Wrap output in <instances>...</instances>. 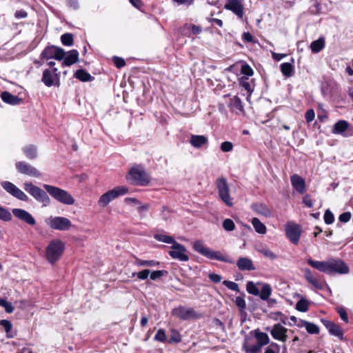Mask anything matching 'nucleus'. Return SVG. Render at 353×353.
<instances>
[{"label":"nucleus","mask_w":353,"mask_h":353,"mask_svg":"<svg viewBox=\"0 0 353 353\" xmlns=\"http://www.w3.org/2000/svg\"><path fill=\"white\" fill-rule=\"evenodd\" d=\"M281 71L282 74L287 77H290L293 75L294 73V67L293 65L290 63H283L281 64Z\"/></svg>","instance_id":"4c0bfd02"},{"label":"nucleus","mask_w":353,"mask_h":353,"mask_svg":"<svg viewBox=\"0 0 353 353\" xmlns=\"http://www.w3.org/2000/svg\"><path fill=\"white\" fill-rule=\"evenodd\" d=\"M43 188L52 198L63 204L70 205L75 202L72 196L65 190L47 184H44Z\"/></svg>","instance_id":"f257e3e1"},{"label":"nucleus","mask_w":353,"mask_h":353,"mask_svg":"<svg viewBox=\"0 0 353 353\" xmlns=\"http://www.w3.org/2000/svg\"><path fill=\"white\" fill-rule=\"evenodd\" d=\"M79 52L77 50H72L68 52V55L63 59L62 65L63 66H70L78 61Z\"/></svg>","instance_id":"b1692460"},{"label":"nucleus","mask_w":353,"mask_h":353,"mask_svg":"<svg viewBox=\"0 0 353 353\" xmlns=\"http://www.w3.org/2000/svg\"><path fill=\"white\" fill-rule=\"evenodd\" d=\"M246 290L250 294L258 296L259 294V290L256 284L252 281H248L246 284Z\"/></svg>","instance_id":"c03bdc74"},{"label":"nucleus","mask_w":353,"mask_h":353,"mask_svg":"<svg viewBox=\"0 0 353 353\" xmlns=\"http://www.w3.org/2000/svg\"><path fill=\"white\" fill-rule=\"evenodd\" d=\"M309 302L304 298L301 299L296 305L298 311L305 312L308 310Z\"/></svg>","instance_id":"a19ab883"},{"label":"nucleus","mask_w":353,"mask_h":353,"mask_svg":"<svg viewBox=\"0 0 353 353\" xmlns=\"http://www.w3.org/2000/svg\"><path fill=\"white\" fill-rule=\"evenodd\" d=\"M223 228L228 232L233 231L235 229V224L230 219H226L223 222Z\"/></svg>","instance_id":"8fccbe9b"},{"label":"nucleus","mask_w":353,"mask_h":353,"mask_svg":"<svg viewBox=\"0 0 353 353\" xmlns=\"http://www.w3.org/2000/svg\"><path fill=\"white\" fill-rule=\"evenodd\" d=\"M252 224L257 233L260 234H265L266 233V226L258 218H253L252 219Z\"/></svg>","instance_id":"7c9ffc66"},{"label":"nucleus","mask_w":353,"mask_h":353,"mask_svg":"<svg viewBox=\"0 0 353 353\" xmlns=\"http://www.w3.org/2000/svg\"><path fill=\"white\" fill-rule=\"evenodd\" d=\"M193 249L200 254L210 259L220 261H227L226 259L219 252L214 251L206 248L201 241H196L193 243Z\"/></svg>","instance_id":"423d86ee"},{"label":"nucleus","mask_w":353,"mask_h":353,"mask_svg":"<svg viewBox=\"0 0 353 353\" xmlns=\"http://www.w3.org/2000/svg\"><path fill=\"white\" fill-rule=\"evenodd\" d=\"M349 272V268L341 259L331 258L329 259L328 274H345Z\"/></svg>","instance_id":"1a4fd4ad"},{"label":"nucleus","mask_w":353,"mask_h":353,"mask_svg":"<svg viewBox=\"0 0 353 353\" xmlns=\"http://www.w3.org/2000/svg\"><path fill=\"white\" fill-rule=\"evenodd\" d=\"M243 349L246 353H259L261 351V347L258 344L248 346L247 343H244L243 345Z\"/></svg>","instance_id":"a18cd8bd"},{"label":"nucleus","mask_w":353,"mask_h":353,"mask_svg":"<svg viewBox=\"0 0 353 353\" xmlns=\"http://www.w3.org/2000/svg\"><path fill=\"white\" fill-rule=\"evenodd\" d=\"M12 213L14 216L30 225H34L36 223L34 217L28 212L23 209L14 208L12 210Z\"/></svg>","instance_id":"a211bd4d"},{"label":"nucleus","mask_w":353,"mask_h":353,"mask_svg":"<svg viewBox=\"0 0 353 353\" xmlns=\"http://www.w3.org/2000/svg\"><path fill=\"white\" fill-rule=\"evenodd\" d=\"M65 248L64 243L59 239L51 241L46 249V256L47 260L54 264L61 256Z\"/></svg>","instance_id":"f03ea898"},{"label":"nucleus","mask_w":353,"mask_h":353,"mask_svg":"<svg viewBox=\"0 0 353 353\" xmlns=\"http://www.w3.org/2000/svg\"><path fill=\"white\" fill-rule=\"evenodd\" d=\"M257 251L263 254L265 257L270 259L275 260L278 258V256L274 254L272 251L268 249L267 247H261L257 249Z\"/></svg>","instance_id":"58836bf2"},{"label":"nucleus","mask_w":353,"mask_h":353,"mask_svg":"<svg viewBox=\"0 0 353 353\" xmlns=\"http://www.w3.org/2000/svg\"><path fill=\"white\" fill-rule=\"evenodd\" d=\"M0 219L3 221H9L12 219L11 213L1 206H0Z\"/></svg>","instance_id":"de8ad7c7"},{"label":"nucleus","mask_w":353,"mask_h":353,"mask_svg":"<svg viewBox=\"0 0 353 353\" xmlns=\"http://www.w3.org/2000/svg\"><path fill=\"white\" fill-rule=\"evenodd\" d=\"M303 201L308 208H312L313 206V201L308 195L303 197Z\"/></svg>","instance_id":"774afa93"},{"label":"nucleus","mask_w":353,"mask_h":353,"mask_svg":"<svg viewBox=\"0 0 353 353\" xmlns=\"http://www.w3.org/2000/svg\"><path fill=\"white\" fill-rule=\"evenodd\" d=\"M285 230L286 236L290 241L295 245L298 244L302 232L301 226L294 223L290 222L285 225Z\"/></svg>","instance_id":"9b49d317"},{"label":"nucleus","mask_w":353,"mask_h":353,"mask_svg":"<svg viewBox=\"0 0 353 353\" xmlns=\"http://www.w3.org/2000/svg\"><path fill=\"white\" fill-rule=\"evenodd\" d=\"M23 185L25 190L37 201L42 203L43 206L50 203V199L44 190L31 183H25Z\"/></svg>","instance_id":"39448f33"},{"label":"nucleus","mask_w":353,"mask_h":353,"mask_svg":"<svg viewBox=\"0 0 353 353\" xmlns=\"http://www.w3.org/2000/svg\"><path fill=\"white\" fill-rule=\"evenodd\" d=\"M298 325L299 327H305L307 332L312 334H316L319 332V328L316 324L305 320H300Z\"/></svg>","instance_id":"a878e982"},{"label":"nucleus","mask_w":353,"mask_h":353,"mask_svg":"<svg viewBox=\"0 0 353 353\" xmlns=\"http://www.w3.org/2000/svg\"><path fill=\"white\" fill-rule=\"evenodd\" d=\"M128 192V188L126 186L116 187L102 194L98 201V205L103 208L106 207L112 201Z\"/></svg>","instance_id":"20e7f679"},{"label":"nucleus","mask_w":353,"mask_h":353,"mask_svg":"<svg viewBox=\"0 0 353 353\" xmlns=\"http://www.w3.org/2000/svg\"><path fill=\"white\" fill-rule=\"evenodd\" d=\"M65 56V52L63 48L54 46L47 47L41 53V57L47 60L54 59L61 61Z\"/></svg>","instance_id":"9d476101"},{"label":"nucleus","mask_w":353,"mask_h":353,"mask_svg":"<svg viewBox=\"0 0 353 353\" xmlns=\"http://www.w3.org/2000/svg\"><path fill=\"white\" fill-rule=\"evenodd\" d=\"M303 272L305 279L314 288L318 290H322L323 288V283L317 274L312 272L308 268H305Z\"/></svg>","instance_id":"f3484780"},{"label":"nucleus","mask_w":353,"mask_h":353,"mask_svg":"<svg viewBox=\"0 0 353 353\" xmlns=\"http://www.w3.org/2000/svg\"><path fill=\"white\" fill-rule=\"evenodd\" d=\"M233 149V144L230 141H224L221 145V150L224 152L232 151Z\"/></svg>","instance_id":"13d9d810"},{"label":"nucleus","mask_w":353,"mask_h":353,"mask_svg":"<svg viewBox=\"0 0 353 353\" xmlns=\"http://www.w3.org/2000/svg\"><path fill=\"white\" fill-rule=\"evenodd\" d=\"M236 265L241 270H253L255 269L252 260L245 257L240 258L237 261Z\"/></svg>","instance_id":"393cba45"},{"label":"nucleus","mask_w":353,"mask_h":353,"mask_svg":"<svg viewBox=\"0 0 353 353\" xmlns=\"http://www.w3.org/2000/svg\"><path fill=\"white\" fill-rule=\"evenodd\" d=\"M113 61L115 65L119 68L123 67L125 64L124 59L120 57H114Z\"/></svg>","instance_id":"0e129e2a"},{"label":"nucleus","mask_w":353,"mask_h":353,"mask_svg":"<svg viewBox=\"0 0 353 353\" xmlns=\"http://www.w3.org/2000/svg\"><path fill=\"white\" fill-rule=\"evenodd\" d=\"M61 43L66 46H71L73 44V35L70 33H65L61 37Z\"/></svg>","instance_id":"49530a36"},{"label":"nucleus","mask_w":353,"mask_h":353,"mask_svg":"<svg viewBox=\"0 0 353 353\" xmlns=\"http://www.w3.org/2000/svg\"><path fill=\"white\" fill-rule=\"evenodd\" d=\"M225 8L233 12L239 18H243V6L239 0H228L225 5Z\"/></svg>","instance_id":"6ab92c4d"},{"label":"nucleus","mask_w":353,"mask_h":353,"mask_svg":"<svg viewBox=\"0 0 353 353\" xmlns=\"http://www.w3.org/2000/svg\"><path fill=\"white\" fill-rule=\"evenodd\" d=\"M252 208L254 210L259 214H261L265 216H270L271 211L264 204H256L253 205Z\"/></svg>","instance_id":"f704fd0d"},{"label":"nucleus","mask_w":353,"mask_h":353,"mask_svg":"<svg viewBox=\"0 0 353 353\" xmlns=\"http://www.w3.org/2000/svg\"><path fill=\"white\" fill-rule=\"evenodd\" d=\"M223 283L225 286H226L228 289H230L231 290L236 291V292H239V285L235 282L230 281H224Z\"/></svg>","instance_id":"6e6d98bb"},{"label":"nucleus","mask_w":353,"mask_h":353,"mask_svg":"<svg viewBox=\"0 0 353 353\" xmlns=\"http://www.w3.org/2000/svg\"><path fill=\"white\" fill-rule=\"evenodd\" d=\"M254 337L257 341V343L261 347L267 345L270 342V338L268 335L265 333L260 332L259 330H254Z\"/></svg>","instance_id":"bb28decb"},{"label":"nucleus","mask_w":353,"mask_h":353,"mask_svg":"<svg viewBox=\"0 0 353 353\" xmlns=\"http://www.w3.org/2000/svg\"><path fill=\"white\" fill-rule=\"evenodd\" d=\"M228 105L230 110L236 114H239L243 111L242 101L238 97H234L230 99Z\"/></svg>","instance_id":"5701e85b"},{"label":"nucleus","mask_w":353,"mask_h":353,"mask_svg":"<svg viewBox=\"0 0 353 353\" xmlns=\"http://www.w3.org/2000/svg\"><path fill=\"white\" fill-rule=\"evenodd\" d=\"M0 306L4 307L7 313H12L14 310L12 304L3 299H0Z\"/></svg>","instance_id":"09e8293b"},{"label":"nucleus","mask_w":353,"mask_h":353,"mask_svg":"<svg viewBox=\"0 0 353 353\" xmlns=\"http://www.w3.org/2000/svg\"><path fill=\"white\" fill-rule=\"evenodd\" d=\"M16 168L18 172L23 174L34 177H39L41 176V173L37 169L25 161L17 162Z\"/></svg>","instance_id":"2eb2a0df"},{"label":"nucleus","mask_w":353,"mask_h":353,"mask_svg":"<svg viewBox=\"0 0 353 353\" xmlns=\"http://www.w3.org/2000/svg\"><path fill=\"white\" fill-rule=\"evenodd\" d=\"M165 272L163 270H154L150 272V279L153 281L161 278L162 276H163Z\"/></svg>","instance_id":"bf43d9fd"},{"label":"nucleus","mask_w":353,"mask_h":353,"mask_svg":"<svg viewBox=\"0 0 353 353\" xmlns=\"http://www.w3.org/2000/svg\"><path fill=\"white\" fill-rule=\"evenodd\" d=\"M154 340L159 342H165L167 340L165 332L163 329H159L156 335L154 336Z\"/></svg>","instance_id":"603ef678"},{"label":"nucleus","mask_w":353,"mask_h":353,"mask_svg":"<svg viewBox=\"0 0 353 353\" xmlns=\"http://www.w3.org/2000/svg\"><path fill=\"white\" fill-rule=\"evenodd\" d=\"M1 184L3 188L12 196L21 201H27L28 200V196L12 183L10 181H3Z\"/></svg>","instance_id":"ddd939ff"},{"label":"nucleus","mask_w":353,"mask_h":353,"mask_svg":"<svg viewBox=\"0 0 353 353\" xmlns=\"http://www.w3.org/2000/svg\"><path fill=\"white\" fill-rule=\"evenodd\" d=\"M321 322L330 334L341 339L343 337V330L339 325L327 319H322Z\"/></svg>","instance_id":"aec40b11"},{"label":"nucleus","mask_w":353,"mask_h":353,"mask_svg":"<svg viewBox=\"0 0 353 353\" xmlns=\"http://www.w3.org/2000/svg\"><path fill=\"white\" fill-rule=\"evenodd\" d=\"M54 77L52 72L49 70H45L43 72L41 81L48 87H51L54 85Z\"/></svg>","instance_id":"c756f323"},{"label":"nucleus","mask_w":353,"mask_h":353,"mask_svg":"<svg viewBox=\"0 0 353 353\" xmlns=\"http://www.w3.org/2000/svg\"><path fill=\"white\" fill-rule=\"evenodd\" d=\"M325 47V39L323 37H320L316 41H314L310 44V49L314 53L319 52Z\"/></svg>","instance_id":"2f4dec72"},{"label":"nucleus","mask_w":353,"mask_h":353,"mask_svg":"<svg viewBox=\"0 0 353 353\" xmlns=\"http://www.w3.org/2000/svg\"><path fill=\"white\" fill-rule=\"evenodd\" d=\"M134 264L137 266H147L152 267L159 265L158 262L155 261H145L136 258Z\"/></svg>","instance_id":"79ce46f5"},{"label":"nucleus","mask_w":353,"mask_h":353,"mask_svg":"<svg viewBox=\"0 0 353 353\" xmlns=\"http://www.w3.org/2000/svg\"><path fill=\"white\" fill-rule=\"evenodd\" d=\"M288 330L283 326L281 323L274 325L270 330L272 336L277 341L285 342L288 339Z\"/></svg>","instance_id":"dca6fc26"},{"label":"nucleus","mask_w":353,"mask_h":353,"mask_svg":"<svg viewBox=\"0 0 353 353\" xmlns=\"http://www.w3.org/2000/svg\"><path fill=\"white\" fill-rule=\"evenodd\" d=\"M154 237L156 240L163 242V243L172 244V245H173L174 243H176V241L173 237L166 235V234H157L154 236Z\"/></svg>","instance_id":"ea45409f"},{"label":"nucleus","mask_w":353,"mask_h":353,"mask_svg":"<svg viewBox=\"0 0 353 353\" xmlns=\"http://www.w3.org/2000/svg\"><path fill=\"white\" fill-rule=\"evenodd\" d=\"M324 221L327 224H331L334 221L332 212L330 210H327L324 214Z\"/></svg>","instance_id":"5fc2aeb1"},{"label":"nucleus","mask_w":353,"mask_h":353,"mask_svg":"<svg viewBox=\"0 0 353 353\" xmlns=\"http://www.w3.org/2000/svg\"><path fill=\"white\" fill-rule=\"evenodd\" d=\"M208 142V139L203 135H192L190 143L194 148H200Z\"/></svg>","instance_id":"c85d7f7f"},{"label":"nucleus","mask_w":353,"mask_h":353,"mask_svg":"<svg viewBox=\"0 0 353 353\" xmlns=\"http://www.w3.org/2000/svg\"><path fill=\"white\" fill-rule=\"evenodd\" d=\"M337 312H338L339 314L340 315V317L341 318V319L343 321L347 323L348 317H347V314L346 311L345 310V309L343 307H338Z\"/></svg>","instance_id":"680f3d73"},{"label":"nucleus","mask_w":353,"mask_h":353,"mask_svg":"<svg viewBox=\"0 0 353 353\" xmlns=\"http://www.w3.org/2000/svg\"><path fill=\"white\" fill-rule=\"evenodd\" d=\"M186 248L184 245L176 242L172 245V250L169 252L170 256L181 261H188V256L186 254Z\"/></svg>","instance_id":"4468645a"},{"label":"nucleus","mask_w":353,"mask_h":353,"mask_svg":"<svg viewBox=\"0 0 353 353\" xmlns=\"http://www.w3.org/2000/svg\"><path fill=\"white\" fill-rule=\"evenodd\" d=\"M46 223L52 229L58 230H67L72 227L71 221L63 216H51L46 219Z\"/></svg>","instance_id":"6e6552de"},{"label":"nucleus","mask_w":353,"mask_h":353,"mask_svg":"<svg viewBox=\"0 0 353 353\" xmlns=\"http://www.w3.org/2000/svg\"><path fill=\"white\" fill-rule=\"evenodd\" d=\"M172 314L182 320L199 319L201 317V315L197 314L192 308L183 306L174 308Z\"/></svg>","instance_id":"f8f14e48"},{"label":"nucleus","mask_w":353,"mask_h":353,"mask_svg":"<svg viewBox=\"0 0 353 353\" xmlns=\"http://www.w3.org/2000/svg\"><path fill=\"white\" fill-rule=\"evenodd\" d=\"M1 99L4 102L11 105H17L21 102V99L6 91L2 92Z\"/></svg>","instance_id":"cd10ccee"},{"label":"nucleus","mask_w":353,"mask_h":353,"mask_svg":"<svg viewBox=\"0 0 353 353\" xmlns=\"http://www.w3.org/2000/svg\"><path fill=\"white\" fill-rule=\"evenodd\" d=\"M74 77L83 82L90 81L93 79V77L85 70L83 69L78 70L75 74Z\"/></svg>","instance_id":"c9c22d12"},{"label":"nucleus","mask_w":353,"mask_h":353,"mask_svg":"<svg viewBox=\"0 0 353 353\" xmlns=\"http://www.w3.org/2000/svg\"><path fill=\"white\" fill-rule=\"evenodd\" d=\"M290 181L292 187L299 193L303 194L305 190V180L299 175L294 174L291 176Z\"/></svg>","instance_id":"412c9836"},{"label":"nucleus","mask_w":353,"mask_h":353,"mask_svg":"<svg viewBox=\"0 0 353 353\" xmlns=\"http://www.w3.org/2000/svg\"><path fill=\"white\" fill-rule=\"evenodd\" d=\"M241 72L243 74L247 77H251L254 74L253 70L247 63H243L241 65Z\"/></svg>","instance_id":"864d4df0"},{"label":"nucleus","mask_w":353,"mask_h":353,"mask_svg":"<svg viewBox=\"0 0 353 353\" xmlns=\"http://www.w3.org/2000/svg\"><path fill=\"white\" fill-rule=\"evenodd\" d=\"M0 325L5 330L8 337H13L14 336L10 334L12 325L8 320L3 319L0 321Z\"/></svg>","instance_id":"37998d69"},{"label":"nucleus","mask_w":353,"mask_h":353,"mask_svg":"<svg viewBox=\"0 0 353 353\" xmlns=\"http://www.w3.org/2000/svg\"><path fill=\"white\" fill-rule=\"evenodd\" d=\"M23 152L29 159H34L37 157V150L34 145H30L23 148Z\"/></svg>","instance_id":"72a5a7b5"},{"label":"nucleus","mask_w":353,"mask_h":353,"mask_svg":"<svg viewBox=\"0 0 353 353\" xmlns=\"http://www.w3.org/2000/svg\"><path fill=\"white\" fill-rule=\"evenodd\" d=\"M150 274V271L148 269H145L141 272H139L138 273H133L132 275H133V276L134 275H137V278L140 280H145L148 277Z\"/></svg>","instance_id":"4d7b16f0"},{"label":"nucleus","mask_w":353,"mask_h":353,"mask_svg":"<svg viewBox=\"0 0 353 353\" xmlns=\"http://www.w3.org/2000/svg\"><path fill=\"white\" fill-rule=\"evenodd\" d=\"M216 185L221 201L228 206H232V199L230 194V188L226 179L223 177L218 178L216 181Z\"/></svg>","instance_id":"0eeeda50"},{"label":"nucleus","mask_w":353,"mask_h":353,"mask_svg":"<svg viewBox=\"0 0 353 353\" xmlns=\"http://www.w3.org/2000/svg\"><path fill=\"white\" fill-rule=\"evenodd\" d=\"M348 126L349 124L346 121H339L334 124L332 132L334 134L342 133L347 129Z\"/></svg>","instance_id":"e433bc0d"},{"label":"nucleus","mask_w":353,"mask_h":353,"mask_svg":"<svg viewBox=\"0 0 353 353\" xmlns=\"http://www.w3.org/2000/svg\"><path fill=\"white\" fill-rule=\"evenodd\" d=\"M351 216L349 212H343L339 216V219L341 222L347 223L350 220Z\"/></svg>","instance_id":"e2e57ef3"},{"label":"nucleus","mask_w":353,"mask_h":353,"mask_svg":"<svg viewBox=\"0 0 353 353\" xmlns=\"http://www.w3.org/2000/svg\"><path fill=\"white\" fill-rule=\"evenodd\" d=\"M130 178L132 183L137 185H146L150 181L149 175L146 173L144 168L141 165L132 167L129 172Z\"/></svg>","instance_id":"7ed1b4c3"},{"label":"nucleus","mask_w":353,"mask_h":353,"mask_svg":"<svg viewBox=\"0 0 353 353\" xmlns=\"http://www.w3.org/2000/svg\"><path fill=\"white\" fill-rule=\"evenodd\" d=\"M181 341L180 334L176 330H172L169 343H179Z\"/></svg>","instance_id":"3c124183"},{"label":"nucleus","mask_w":353,"mask_h":353,"mask_svg":"<svg viewBox=\"0 0 353 353\" xmlns=\"http://www.w3.org/2000/svg\"><path fill=\"white\" fill-rule=\"evenodd\" d=\"M235 303L236 304V305L240 307L241 309H244L245 308V306H246V303H245V301L244 300L243 298L241 297V296H237L236 298V301H235Z\"/></svg>","instance_id":"69168bd1"},{"label":"nucleus","mask_w":353,"mask_h":353,"mask_svg":"<svg viewBox=\"0 0 353 353\" xmlns=\"http://www.w3.org/2000/svg\"><path fill=\"white\" fill-rule=\"evenodd\" d=\"M307 262L313 268L328 274L329 259L320 261L310 258L307 260Z\"/></svg>","instance_id":"4be33fe9"},{"label":"nucleus","mask_w":353,"mask_h":353,"mask_svg":"<svg viewBox=\"0 0 353 353\" xmlns=\"http://www.w3.org/2000/svg\"><path fill=\"white\" fill-rule=\"evenodd\" d=\"M272 294V288L268 283H263L262 289L259 291V294L258 296H260L261 299L263 301L268 300Z\"/></svg>","instance_id":"473e14b6"},{"label":"nucleus","mask_w":353,"mask_h":353,"mask_svg":"<svg viewBox=\"0 0 353 353\" xmlns=\"http://www.w3.org/2000/svg\"><path fill=\"white\" fill-rule=\"evenodd\" d=\"M209 279L215 283H218L221 281V276L219 274L214 273L210 274Z\"/></svg>","instance_id":"338daca9"},{"label":"nucleus","mask_w":353,"mask_h":353,"mask_svg":"<svg viewBox=\"0 0 353 353\" xmlns=\"http://www.w3.org/2000/svg\"><path fill=\"white\" fill-rule=\"evenodd\" d=\"M305 120L310 123L314 119L315 113L313 109L308 110L305 114Z\"/></svg>","instance_id":"052dcab7"}]
</instances>
